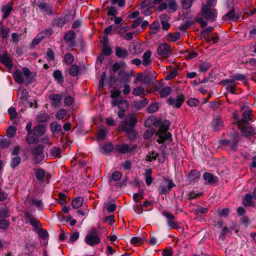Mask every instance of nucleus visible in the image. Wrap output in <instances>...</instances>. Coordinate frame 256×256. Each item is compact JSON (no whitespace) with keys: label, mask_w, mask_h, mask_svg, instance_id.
Masks as SVG:
<instances>
[{"label":"nucleus","mask_w":256,"mask_h":256,"mask_svg":"<svg viewBox=\"0 0 256 256\" xmlns=\"http://www.w3.org/2000/svg\"><path fill=\"white\" fill-rule=\"evenodd\" d=\"M122 130L128 134V137L130 140H133L136 138V132L130 126H124V129H122Z\"/></svg>","instance_id":"24"},{"label":"nucleus","mask_w":256,"mask_h":256,"mask_svg":"<svg viewBox=\"0 0 256 256\" xmlns=\"http://www.w3.org/2000/svg\"><path fill=\"white\" fill-rule=\"evenodd\" d=\"M166 185H160L158 188V192L160 195L166 194L170 192L172 188L176 186V184L172 180H166Z\"/></svg>","instance_id":"11"},{"label":"nucleus","mask_w":256,"mask_h":256,"mask_svg":"<svg viewBox=\"0 0 256 256\" xmlns=\"http://www.w3.org/2000/svg\"><path fill=\"white\" fill-rule=\"evenodd\" d=\"M21 158L19 156H14L11 160L10 166L12 168H16L20 163Z\"/></svg>","instance_id":"48"},{"label":"nucleus","mask_w":256,"mask_h":256,"mask_svg":"<svg viewBox=\"0 0 256 256\" xmlns=\"http://www.w3.org/2000/svg\"><path fill=\"white\" fill-rule=\"evenodd\" d=\"M29 200L30 204H34L38 208H40L42 204V200H36L34 198H31Z\"/></svg>","instance_id":"58"},{"label":"nucleus","mask_w":256,"mask_h":256,"mask_svg":"<svg viewBox=\"0 0 256 256\" xmlns=\"http://www.w3.org/2000/svg\"><path fill=\"white\" fill-rule=\"evenodd\" d=\"M76 33L74 32V31L70 30L64 36V40L66 42H69V41L74 40V39L76 38Z\"/></svg>","instance_id":"38"},{"label":"nucleus","mask_w":256,"mask_h":256,"mask_svg":"<svg viewBox=\"0 0 256 256\" xmlns=\"http://www.w3.org/2000/svg\"><path fill=\"white\" fill-rule=\"evenodd\" d=\"M199 100L196 98H190L187 101L188 104L190 106H195L199 104Z\"/></svg>","instance_id":"60"},{"label":"nucleus","mask_w":256,"mask_h":256,"mask_svg":"<svg viewBox=\"0 0 256 256\" xmlns=\"http://www.w3.org/2000/svg\"><path fill=\"white\" fill-rule=\"evenodd\" d=\"M152 52L150 50H146L143 54L142 64L144 66H147L151 62L150 57Z\"/></svg>","instance_id":"25"},{"label":"nucleus","mask_w":256,"mask_h":256,"mask_svg":"<svg viewBox=\"0 0 256 256\" xmlns=\"http://www.w3.org/2000/svg\"><path fill=\"white\" fill-rule=\"evenodd\" d=\"M102 52V54L106 56H109L112 53V50L108 45H106V44H103Z\"/></svg>","instance_id":"52"},{"label":"nucleus","mask_w":256,"mask_h":256,"mask_svg":"<svg viewBox=\"0 0 256 256\" xmlns=\"http://www.w3.org/2000/svg\"><path fill=\"white\" fill-rule=\"evenodd\" d=\"M230 78H234V82L236 80H242L244 81V84L246 82H248V79L246 76L242 74H237L235 75L230 76Z\"/></svg>","instance_id":"50"},{"label":"nucleus","mask_w":256,"mask_h":256,"mask_svg":"<svg viewBox=\"0 0 256 256\" xmlns=\"http://www.w3.org/2000/svg\"><path fill=\"white\" fill-rule=\"evenodd\" d=\"M156 74L154 72H148L144 74L142 78V81L145 84H154L156 81Z\"/></svg>","instance_id":"18"},{"label":"nucleus","mask_w":256,"mask_h":256,"mask_svg":"<svg viewBox=\"0 0 256 256\" xmlns=\"http://www.w3.org/2000/svg\"><path fill=\"white\" fill-rule=\"evenodd\" d=\"M13 77L16 82L18 83V84H22L23 83L24 78L22 72L16 70L15 72L14 73Z\"/></svg>","instance_id":"31"},{"label":"nucleus","mask_w":256,"mask_h":256,"mask_svg":"<svg viewBox=\"0 0 256 256\" xmlns=\"http://www.w3.org/2000/svg\"><path fill=\"white\" fill-rule=\"evenodd\" d=\"M152 170L150 168L146 170L144 176L146 178V182L147 186H150L152 182Z\"/></svg>","instance_id":"32"},{"label":"nucleus","mask_w":256,"mask_h":256,"mask_svg":"<svg viewBox=\"0 0 256 256\" xmlns=\"http://www.w3.org/2000/svg\"><path fill=\"white\" fill-rule=\"evenodd\" d=\"M254 201L252 200V194H247L245 195L244 198L243 200V204L245 206H250L252 205Z\"/></svg>","instance_id":"37"},{"label":"nucleus","mask_w":256,"mask_h":256,"mask_svg":"<svg viewBox=\"0 0 256 256\" xmlns=\"http://www.w3.org/2000/svg\"><path fill=\"white\" fill-rule=\"evenodd\" d=\"M12 3L8 2L6 4L4 5L2 8V12L4 14L3 19L6 18L10 15L12 10Z\"/></svg>","instance_id":"20"},{"label":"nucleus","mask_w":256,"mask_h":256,"mask_svg":"<svg viewBox=\"0 0 256 256\" xmlns=\"http://www.w3.org/2000/svg\"><path fill=\"white\" fill-rule=\"evenodd\" d=\"M79 72V68L76 64H72L69 69V74L72 76L78 75Z\"/></svg>","instance_id":"46"},{"label":"nucleus","mask_w":256,"mask_h":256,"mask_svg":"<svg viewBox=\"0 0 256 256\" xmlns=\"http://www.w3.org/2000/svg\"><path fill=\"white\" fill-rule=\"evenodd\" d=\"M10 226V222L5 219H0V228L6 229Z\"/></svg>","instance_id":"59"},{"label":"nucleus","mask_w":256,"mask_h":256,"mask_svg":"<svg viewBox=\"0 0 256 256\" xmlns=\"http://www.w3.org/2000/svg\"><path fill=\"white\" fill-rule=\"evenodd\" d=\"M98 234V231L96 228H92L84 238L85 242L90 246L99 244L100 240Z\"/></svg>","instance_id":"3"},{"label":"nucleus","mask_w":256,"mask_h":256,"mask_svg":"<svg viewBox=\"0 0 256 256\" xmlns=\"http://www.w3.org/2000/svg\"><path fill=\"white\" fill-rule=\"evenodd\" d=\"M48 98L52 101L51 104L52 106L58 107L62 99V96L58 94H52L49 96Z\"/></svg>","instance_id":"17"},{"label":"nucleus","mask_w":256,"mask_h":256,"mask_svg":"<svg viewBox=\"0 0 256 256\" xmlns=\"http://www.w3.org/2000/svg\"><path fill=\"white\" fill-rule=\"evenodd\" d=\"M238 128L240 130L242 136L248 137L256 134V130L248 124H244Z\"/></svg>","instance_id":"14"},{"label":"nucleus","mask_w":256,"mask_h":256,"mask_svg":"<svg viewBox=\"0 0 256 256\" xmlns=\"http://www.w3.org/2000/svg\"><path fill=\"white\" fill-rule=\"evenodd\" d=\"M144 92V88L142 86H138L132 90V94L136 96H140Z\"/></svg>","instance_id":"49"},{"label":"nucleus","mask_w":256,"mask_h":256,"mask_svg":"<svg viewBox=\"0 0 256 256\" xmlns=\"http://www.w3.org/2000/svg\"><path fill=\"white\" fill-rule=\"evenodd\" d=\"M24 216L27 220H29L30 223L31 225L34 226V228H38L40 223L38 219L35 218L32 214L28 212H25Z\"/></svg>","instance_id":"19"},{"label":"nucleus","mask_w":256,"mask_h":256,"mask_svg":"<svg viewBox=\"0 0 256 256\" xmlns=\"http://www.w3.org/2000/svg\"><path fill=\"white\" fill-rule=\"evenodd\" d=\"M0 62L8 69L11 70L13 67L12 60L6 52L0 54Z\"/></svg>","instance_id":"15"},{"label":"nucleus","mask_w":256,"mask_h":256,"mask_svg":"<svg viewBox=\"0 0 256 256\" xmlns=\"http://www.w3.org/2000/svg\"><path fill=\"white\" fill-rule=\"evenodd\" d=\"M204 39L208 42L212 41V44L216 43L219 39V37L216 34H213L210 37H205Z\"/></svg>","instance_id":"56"},{"label":"nucleus","mask_w":256,"mask_h":256,"mask_svg":"<svg viewBox=\"0 0 256 256\" xmlns=\"http://www.w3.org/2000/svg\"><path fill=\"white\" fill-rule=\"evenodd\" d=\"M172 92V88L170 86H167L163 88L160 92V98H164L168 96Z\"/></svg>","instance_id":"41"},{"label":"nucleus","mask_w":256,"mask_h":256,"mask_svg":"<svg viewBox=\"0 0 256 256\" xmlns=\"http://www.w3.org/2000/svg\"><path fill=\"white\" fill-rule=\"evenodd\" d=\"M48 119L47 114L44 112L40 113L36 116V121L40 122H46Z\"/></svg>","instance_id":"54"},{"label":"nucleus","mask_w":256,"mask_h":256,"mask_svg":"<svg viewBox=\"0 0 256 256\" xmlns=\"http://www.w3.org/2000/svg\"><path fill=\"white\" fill-rule=\"evenodd\" d=\"M234 10H232L230 12H228L223 16V20H232L234 16Z\"/></svg>","instance_id":"63"},{"label":"nucleus","mask_w":256,"mask_h":256,"mask_svg":"<svg viewBox=\"0 0 256 256\" xmlns=\"http://www.w3.org/2000/svg\"><path fill=\"white\" fill-rule=\"evenodd\" d=\"M38 8L40 10H43L46 12L47 14H50L52 13V11L50 8L49 6L44 2H42L38 4Z\"/></svg>","instance_id":"53"},{"label":"nucleus","mask_w":256,"mask_h":256,"mask_svg":"<svg viewBox=\"0 0 256 256\" xmlns=\"http://www.w3.org/2000/svg\"><path fill=\"white\" fill-rule=\"evenodd\" d=\"M170 124V123L169 120L164 121L157 132L156 135L158 136V139L157 140V142L159 144H162L166 140H172V134L170 132H166L169 128Z\"/></svg>","instance_id":"2"},{"label":"nucleus","mask_w":256,"mask_h":256,"mask_svg":"<svg viewBox=\"0 0 256 256\" xmlns=\"http://www.w3.org/2000/svg\"><path fill=\"white\" fill-rule=\"evenodd\" d=\"M204 178L206 181V184H209L214 183L216 182V178L214 177L213 174L208 172H204L203 175Z\"/></svg>","instance_id":"27"},{"label":"nucleus","mask_w":256,"mask_h":256,"mask_svg":"<svg viewBox=\"0 0 256 256\" xmlns=\"http://www.w3.org/2000/svg\"><path fill=\"white\" fill-rule=\"evenodd\" d=\"M235 118L238 120L237 124L238 126H242L244 124H248L249 121H254L252 117V111L249 110L243 112L240 120H238L236 117H235Z\"/></svg>","instance_id":"8"},{"label":"nucleus","mask_w":256,"mask_h":256,"mask_svg":"<svg viewBox=\"0 0 256 256\" xmlns=\"http://www.w3.org/2000/svg\"><path fill=\"white\" fill-rule=\"evenodd\" d=\"M116 150L120 154H126L131 150L128 144H120L116 146Z\"/></svg>","instance_id":"29"},{"label":"nucleus","mask_w":256,"mask_h":256,"mask_svg":"<svg viewBox=\"0 0 256 256\" xmlns=\"http://www.w3.org/2000/svg\"><path fill=\"white\" fill-rule=\"evenodd\" d=\"M208 208L199 207L194 210V214L197 216H198L200 214H204L208 212Z\"/></svg>","instance_id":"57"},{"label":"nucleus","mask_w":256,"mask_h":256,"mask_svg":"<svg viewBox=\"0 0 256 256\" xmlns=\"http://www.w3.org/2000/svg\"><path fill=\"white\" fill-rule=\"evenodd\" d=\"M44 147L42 144L36 146L32 150V155L36 163L40 162L44 158Z\"/></svg>","instance_id":"7"},{"label":"nucleus","mask_w":256,"mask_h":256,"mask_svg":"<svg viewBox=\"0 0 256 256\" xmlns=\"http://www.w3.org/2000/svg\"><path fill=\"white\" fill-rule=\"evenodd\" d=\"M200 177V172L196 170H192L188 175V178L190 182L198 180Z\"/></svg>","instance_id":"22"},{"label":"nucleus","mask_w":256,"mask_h":256,"mask_svg":"<svg viewBox=\"0 0 256 256\" xmlns=\"http://www.w3.org/2000/svg\"><path fill=\"white\" fill-rule=\"evenodd\" d=\"M26 140L30 144H34L38 143L39 139L38 136H34L32 132H30L28 133Z\"/></svg>","instance_id":"28"},{"label":"nucleus","mask_w":256,"mask_h":256,"mask_svg":"<svg viewBox=\"0 0 256 256\" xmlns=\"http://www.w3.org/2000/svg\"><path fill=\"white\" fill-rule=\"evenodd\" d=\"M84 198L82 197H77L74 199L72 202V206L74 208H78L82 206L84 202Z\"/></svg>","instance_id":"26"},{"label":"nucleus","mask_w":256,"mask_h":256,"mask_svg":"<svg viewBox=\"0 0 256 256\" xmlns=\"http://www.w3.org/2000/svg\"><path fill=\"white\" fill-rule=\"evenodd\" d=\"M172 50L170 44L166 43L160 44L157 48V54L160 58L166 59L171 56Z\"/></svg>","instance_id":"5"},{"label":"nucleus","mask_w":256,"mask_h":256,"mask_svg":"<svg viewBox=\"0 0 256 256\" xmlns=\"http://www.w3.org/2000/svg\"><path fill=\"white\" fill-rule=\"evenodd\" d=\"M160 24L158 22H154L150 26V32L153 34H157L159 31Z\"/></svg>","instance_id":"43"},{"label":"nucleus","mask_w":256,"mask_h":256,"mask_svg":"<svg viewBox=\"0 0 256 256\" xmlns=\"http://www.w3.org/2000/svg\"><path fill=\"white\" fill-rule=\"evenodd\" d=\"M148 102V101L146 98L134 102V106L138 110H140L146 106Z\"/></svg>","instance_id":"34"},{"label":"nucleus","mask_w":256,"mask_h":256,"mask_svg":"<svg viewBox=\"0 0 256 256\" xmlns=\"http://www.w3.org/2000/svg\"><path fill=\"white\" fill-rule=\"evenodd\" d=\"M50 153L52 156L60 158L61 156V149L59 147H53Z\"/></svg>","instance_id":"40"},{"label":"nucleus","mask_w":256,"mask_h":256,"mask_svg":"<svg viewBox=\"0 0 256 256\" xmlns=\"http://www.w3.org/2000/svg\"><path fill=\"white\" fill-rule=\"evenodd\" d=\"M224 122L220 116H216L214 117L211 122V126L214 131H218L224 127Z\"/></svg>","instance_id":"13"},{"label":"nucleus","mask_w":256,"mask_h":256,"mask_svg":"<svg viewBox=\"0 0 256 256\" xmlns=\"http://www.w3.org/2000/svg\"><path fill=\"white\" fill-rule=\"evenodd\" d=\"M66 23L65 20L62 18H56L54 20V24L56 25L59 27H62Z\"/></svg>","instance_id":"64"},{"label":"nucleus","mask_w":256,"mask_h":256,"mask_svg":"<svg viewBox=\"0 0 256 256\" xmlns=\"http://www.w3.org/2000/svg\"><path fill=\"white\" fill-rule=\"evenodd\" d=\"M180 32H176L174 33H170L169 34L166 40L168 41H170L172 42H174L178 40L180 38Z\"/></svg>","instance_id":"36"},{"label":"nucleus","mask_w":256,"mask_h":256,"mask_svg":"<svg viewBox=\"0 0 256 256\" xmlns=\"http://www.w3.org/2000/svg\"><path fill=\"white\" fill-rule=\"evenodd\" d=\"M214 30V29L212 27H208L205 29H204L201 32V36L205 38V37H206V36L208 35L209 33L212 32Z\"/></svg>","instance_id":"61"},{"label":"nucleus","mask_w":256,"mask_h":256,"mask_svg":"<svg viewBox=\"0 0 256 256\" xmlns=\"http://www.w3.org/2000/svg\"><path fill=\"white\" fill-rule=\"evenodd\" d=\"M74 60V57L71 54L67 53L64 55V62L66 63L70 64L73 62Z\"/></svg>","instance_id":"55"},{"label":"nucleus","mask_w":256,"mask_h":256,"mask_svg":"<svg viewBox=\"0 0 256 256\" xmlns=\"http://www.w3.org/2000/svg\"><path fill=\"white\" fill-rule=\"evenodd\" d=\"M168 8L172 12H175L177 10L178 6L175 0H168Z\"/></svg>","instance_id":"51"},{"label":"nucleus","mask_w":256,"mask_h":256,"mask_svg":"<svg viewBox=\"0 0 256 256\" xmlns=\"http://www.w3.org/2000/svg\"><path fill=\"white\" fill-rule=\"evenodd\" d=\"M116 55L119 58H124L128 56V52L126 48L116 46Z\"/></svg>","instance_id":"23"},{"label":"nucleus","mask_w":256,"mask_h":256,"mask_svg":"<svg viewBox=\"0 0 256 256\" xmlns=\"http://www.w3.org/2000/svg\"><path fill=\"white\" fill-rule=\"evenodd\" d=\"M53 76L58 84H62L64 80L62 74L60 70H54L53 72Z\"/></svg>","instance_id":"30"},{"label":"nucleus","mask_w":256,"mask_h":256,"mask_svg":"<svg viewBox=\"0 0 256 256\" xmlns=\"http://www.w3.org/2000/svg\"><path fill=\"white\" fill-rule=\"evenodd\" d=\"M20 94V103L25 107L32 108L33 106L32 102H29L28 98L29 97L28 91L26 89H22L19 90Z\"/></svg>","instance_id":"9"},{"label":"nucleus","mask_w":256,"mask_h":256,"mask_svg":"<svg viewBox=\"0 0 256 256\" xmlns=\"http://www.w3.org/2000/svg\"><path fill=\"white\" fill-rule=\"evenodd\" d=\"M46 132V128L44 124H40L36 126L33 129V134L36 136H42Z\"/></svg>","instance_id":"21"},{"label":"nucleus","mask_w":256,"mask_h":256,"mask_svg":"<svg viewBox=\"0 0 256 256\" xmlns=\"http://www.w3.org/2000/svg\"><path fill=\"white\" fill-rule=\"evenodd\" d=\"M8 209L6 208H0V217L7 218H8Z\"/></svg>","instance_id":"62"},{"label":"nucleus","mask_w":256,"mask_h":256,"mask_svg":"<svg viewBox=\"0 0 256 256\" xmlns=\"http://www.w3.org/2000/svg\"><path fill=\"white\" fill-rule=\"evenodd\" d=\"M67 114V111L64 108L60 109L56 114V118L58 120L63 119Z\"/></svg>","instance_id":"45"},{"label":"nucleus","mask_w":256,"mask_h":256,"mask_svg":"<svg viewBox=\"0 0 256 256\" xmlns=\"http://www.w3.org/2000/svg\"><path fill=\"white\" fill-rule=\"evenodd\" d=\"M36 178L40 181H44V178L48 180L50 178V176L48 174H46L44 170L41 168H38L34 170Z\"/></svg>","instance_id":"16"},{"label":"nucleus","mask_w":256,"mask_h":256,"mask_svg":"<svg viewBox=\"0 0 256 256\" xmlns=\"http://www.w3.org/2000/svg\"><path fill=\"white\" fill-rule=\"evenodd\" d=\"M158 154L154 151L149 152L146 157V160L150 162L154 161L158 156Z\"/></svg>","instance_id":"35"},{"label":"nucleus","mask_w":256,"mask_h":256,"mask_svg":"<svg viewBox=\"0 0 256 256\" xmlns=\"http://www.w3.org/2000/svg\"><path fill=\"white\" fill-rule=\"evenodd\" d=\"M202 17H196L195 18L196 21L200 24L202 28H204L207 26V22L203 20V18L208 22H214L217 16L216 10L214 8H208L207 6H202L200 11Z\"/></svg>","instance_id":"1"},{"label":"nucleus","mask_w":256,"mask_h":256,"mask_svg":"<svg viewBox=\"0 0 256 256\" xmlns=\"http://www.w3.org/2000/svg\"><path fill=\"white\" fill-rule=\"evenodd\" d=\"M239 141L240 137L234 132L230 139L221 140L220 142L222 146L227 148L228 150L235 151L237 150Z\"/></svg>","instance_id":"4"},{"label":"nucleus","mask_w":256,"mask_h":256,"mask_svg":"<svg viewBox=\"0 0 256 256\" xmlns=\"http://www.w3.org/2000/svg\"><path fill=\"white\" fill-rule=\"evenodd\" d=\"M138 122V119L136 117L134 114H130L128 115L124 121L122 123V128L124 129V126H130L132 128L134 127Z\"/></svg>","instance_id":"10"},{"label":"nucleus","mask_w":256,"mask_h":256,"mask_svg":"<svg viewBox=\"0 0 256 256\" xmlns=\"http://www.w3.org/2000/svg\"><path fill=\"white\" fill-rule=\"evenodd\" d=\"M162 214L168 218L167 224L170 229H178L179 228L178 223L175 221V216L172 213L164 210L162 212Z\"/></svg>","instance_id":"6"},{"label":"nucleus","mask_w":256,"mask_h":256,"mask_svg":"<svg viewBox=\"0 0 256 256\" xmlns=\"http://www.w3.org/2000/svg\"><path fill=\"white\" fill-rule=\"evenodd\" d=\"M158 106L159 104L158 102L152 103L147 108V112L150 114L156 112L158 109Z\"/></svg>","instance_id":"47"},{"label":"nucleus","mask_w":256,"mask_h":256,"mask_svg":"<svg viewBox=\"0 0 256 256\" xmlns=\"http://www.w3.org/2000/svg\"><path fill=\"white\" fill-rule=\"evenodd\" d=\"M212 66V64L208 62H204L199 66V71L200 72H206Z\"/></svg>","instance_id":"39"},{"label":"nucleus","mask_w":256,"mask_h":256,"mask_svg":"<svg viewBox=\"0 0 256 256\" xmlns=\"http://www.w3.org/2000/svg\"><path fill=\"white\" fill-rule=\"evenodd\" d=\"M128 108V102L127 100H120V104L118 106V108L119 110H122L123 112H126Z\"/></svg>","instance_id":"44"},{"label":"nucleus","mask_w":256,"mask_h":256,"mask_svg":"<svg viewBox=\"0 0 256 256\" xmlns=\"http://www.w3.org/2000/svg\"><path fill=\"white\" fill-rule=\"evenodd\" d=\"M51 131L53 133H58L62 130V126L57 122H52L50 124Z\"/></svg>","instance_id":"33"},{"label":"nucleus","mask_w":256,"mask_h":256,"mask_svg":"<svg viewBox=\"0 0 256 256\" xmlns=\"http://www.w3.org/2000/svg\"><path fill=\"white\" fill-rule=\"evenodd\" d=\"M184 100V97L183 94L178 96L176 98L170 97L167 100V103L171 106H174L176 108H179L182 105Z\"/></svg>","instance_id":"12"},{"label":"nucleus","mask_w":256,"mask_h":256,"mask_svg":"<svg viewBox=\"0 0 256 256\" xmlns=\"http://www.w3.org/2000/svg\"><path fill=\"white\" fill-rule=\"evenodd\" d=\"M122 177V174L120 172L115 171L112 174L111 178L110 179L109 182L112 183V180L115 182L118 181L121 179Z\"/></svg>","instance_id":"42"}]
</instances>
